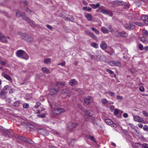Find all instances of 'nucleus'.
<instances>
[{
    "label": "nucleus",
    "instance_id": "f257e3e1",
    "mask_svg": "<svg viewBox=\"0 0 148 148\" xmlns=\"http://www.w3.org/2000/svg\"><path fill=\"white\" fill-rule=\"evenodd\" d=\"M16 16L18 17L21 16L23 19L29 23L32 26H34V23L26 15H25V13L21 12H19L16 13Z\"/></svg>",
    "mask_w": 148,
    "mask_h": 148
},
{
    "label": "nucleus",
    "instance_id": "f03ea898",
    "mask_svg": "<svg viewBox=\"0 0 148 148\" xmlns=\"http://www.w3.org/2000/svg\"><path fill=\"white\" fill-rule=\"evenodd\" d=\"M21 37L22 39L29 42H32L34 40V38L32 37L25 33L21 35Z\"/></svg>",
    "mask_w": 148,
    "mask_h": 148
},
{
    "label": "nucleus",
    "instance_id": "7ed1b4c3",
    "mask_svg": "<svg viewBox=\"0 0 148 148\" xmlns=\"http://www.w3.org/2000/svg\"><path fill=\"white\" fill-rule=\"evenodd\" d=\"M84 111L85 112L84 117L85 121H89L90 117L93 115L92 112L91 110H84Z\"/></svg>",
    "mask_w": 148,
    "mask_h": 148
},
{
    "label": "nucleus",
    "instance_id": "20e7f679",
    "mask_svg": "<svg viewBox=\"0 0 148 148\" xmlns=\"http://www.w3.org/2000/svg\"><path fill=\"white\" fill-rule=\"evenodd\" d=\"M64 111V110L62 108L55 109L52 110V113L54 115H56Z\"/></svg>",
    "mask_w": 148,
    "mask_h": 148
},
{
    "label": "nucleus",
    "instance_id": "39448f33",
    "mask_svg": "<svg viewBox=\"0 0 148 148\" xmlns=\"http://www.w3.org/2000/svg\"><path fill=\"white\" fill-rule=\"evenodd\" d=\"M109 64L112 66H121V63L118 61H111L109 62Z\"/></svg>",
    "mask_w": 148,
    "mask_h": 148
},
{
    "label": "nucleus",
    "instance_id": "423d86ee",
    "mask_svg": "<svg viewBox=\"0 0 148 148\" xmlns=\"http://www.w3.org/2000/svg\"><path fill=\"white\" fill-rule=\"evenodd\" d=\"M124 27L126 29L130 30H133L135 28V25L131 23L125 25Z\"/></svg>",
    "mask_w": 148,
    "mask_h": 148
},
{
    "label": "nucleus",
    "instance_id": "0eeeda50",
    "mask_svg": "<svg viewBox=\"0 0 148 148\" xmlns=\"http://www.w3.org/2000/svg\"><path fill=\"white\" fill-rule=\"evenodd\" d=\"M78 125L77 123L71 122L69 123L68 127L69 130L73 129L75 128Z\"/></svg>",
    "mask_w": 148,
    "mask_h": 148
},
{
    "label": "nucleus",
    "instance_id": "6e6552de",
    "mask_svg": "<svg viewBox=\"0 0 148 148\" xmlns=\"http://www.w3.org/2000/svg\"><path fill=\"white\" fill-rule=\"evenodd\" d=\"M92 99V97L91 96H89L88 97H85L84 98V105L86 106L88 105L90 103V101Z\"/></svg>",
    "mask_w": 148,
    "mask_h": 148
},
{
    "label": "nucleus",
    "instance_id": "1a4fd4ad",
    "mask_svg": "<svg viewBox=\"0 0 148 148\" xmlns=\"http://www.w3.org/2000/svg\"><path fill=\"white\" fill-rule=\"evenodd\" d=\"M134 120L140 123H143L144 121L143 119L140 117L138 116H133Z\"/></svg>",
    "mask_w": 148,
    "mask_h": 148
},
{
    "label": "nucleus",
    "instance_id": "9d476101",
    "mask_svg": "<svg viewBox=\"0 0 148 148\" xmlns=\"http://www.w3.org/2000/svg\"><path fill=\"white\" fill-rule=\"evenodd\" d=\"M141 19L143 23L146 24H148V16L144 15L141 18Z\"/></svg>",
    "mask_w": 148,
    "mask_h": 148
},
{
    "label": "nucleus",
    "instance_id": "9b49d317",
    "mask_svg": "<svg viewBox=\"0 0 148 148\" xmlns=\"http://www.w3.org/2000/svg\"><path fill=\"white\" fill-rule=\"evenodd\" d=\"M62 93L63 94H67V95H66V97H70L71 94L70 91L67 89H64L62 91Z\"/></svg>",
    "mask_w": 148,
    "mask_h": 148
},
{
    "label": "nucleus",
    "instance_id": "f8f14e48",
    "mask_svg": "<svg viewBox=\"0 0 148 148\" xmlns=\"http://www.w3.org/2000/svg\"><path fill=\"white\" fill-rule=\"evenodd\" d=\"M7 38L2 33H0V41L2 42H6Z\"/></svg>",
    "mask_w": 148,
    "mask_h": 148
},
{
    "label": "nucleus",
    "instance_id": "ddd939ff",
    "mask_svg": "<svg viewBox=\"0 0 148 148\" xmlns=\"http://www.w3.org/2000/svg\"><path fill=\"white\" fill-rule=\"evenodd\" d=\"M85 32L88 35L92 37L93 39L95 40L97 39L96 37L94 34L88 31H86Z\"/></svg>",
    "mask_w": 148,
    "mask_h": 148
},
{
    "label": "nucleus",
    "instance_id": "4468645a",
    "mask_svg": "<svg viewBox=\"0 0 148 148\" xmlns=\"http://www.w3.org/2000/svg\"><path fill=\"white\" fill-rule=\"evenodd\" d=\"M24 51L22 50L18 51L16 53L17 56L20 58H21Z\"/></svg>",
    "mask_w": 148,
    "mask_h": 148
},
{
    "label": "nucleus",
    "instance_id": "2eb2a0df",
    "mask_svg": "<svg viewBox=\"0 0 148 148\" xmlns=\"http://www.w3.org/2000/svg\"><path fill=\"white\" fill-rule=\"evenodd\" d=\"M100 47L102 49L105 50L107 47V45L104 42L102 41L100 45Z\"/></svg>",
    "mask_w": 148,
    "mask_h": 148
},
{
    "label": "nucleus",
    "instance_id": "dca6fc26",
    "mask_svg": "<svg viewBox=\"0 0 148 148\" xmlns=\"http://www.w3.org/2000/svg\"><path fill=\"white\" fill-rule=\"evenodd\" d=\"M2 75L4 78H5L7 80L10 81L12 80L11 77L5 73H2Z\"/></svg>",
    "mask_w": 148,
    "mask_h": 148
},
{
    "label": "nucleus",
    "instance_id": "f3484780",
    "mask_svg": "<svg viewBox=\"0 0 148 148\" xmlns=\"http://www.w3.org/2000/svg\"><path fill=\"white\" fill-rule=\"evenodd\" d=\"M90 119L92 121L91 122H92L96 126L98 125V124L97 123H96V121L95 119V117L93 116V115L90 116Z\"/></svg>",
    "mask_w": 148,
    "mask_h": 148
},
{
    "label": "nucleus",
    "instance_id": "a211bd4d",
    "mask_svg": "<svg viewBox=\"0 0 148 148\" xmlns=\"http://www.w3.org/2000/svg\"><path fill=\"white\" fill-rule=\"evenodd\" d=\"M38 132L39 134L42 135H45L46 133V131L43 129L40 128L38 130Z\"/></svg>",
    "mask_w": 148,
    "mask_h": 148
},
{
    "label": "nucleus",
    "instance_id": "6ab92c4d",
    "mask_svg": "<svg viewBox=\"0 0 148 148\" xmlns=\"http://www.w3.org/2000/svg\"><path fill=\"white\" fill-rule=\"evenodd\" d=\"M29 56L24 51L21 58L25 60H27L29 59Z\"/></svg>",
    "mask_w": 148,
    "mask_h": 148
},
{
    "label": "nucleus",
    "instance_id": "aec40b11",
    "mask_svg": "<svg viewBox=\"0 0 148 148\" xmlns=\"http://www.w3.org/2000/svg\"><path fill=\"white\" fill-rule=\"evenodd\" d=\"M90 5L91 7L94 9L97 8L99 7L100 5V4L98 3H97L95 5L94 4H90Z\"/></svg>",
    "mask_w": 148,
    "mask_h": 148
},
{
    "label": "nucleus",
    "instance_id": "412c9836",
    "mask_svg": "<svg viewBox=\"0 0 148 148\" xmlns=\"http://www.w3.org/2000/svg\"><path fill=\"white\" fill-rule=\"evenodd\" d=\"M23 141L25 143L29 144H32V141L29 139H27L25 138H24V139L23 140Z\"/></svg>",
    "mask_w": 148,
    "mask_h": 148
},
{
    "label": "nucleus",
    "instance_id": "4be33fe9",
    "mask_svg": "<svg viewBox=\"0 0 148 148\" xmlns=\"http://www.w3.org/2000/svg\"><path fill=\"white\" fill-rule=\"evenodd\" d=\"M140 40L141 41L145 43H148V41L147 40V38L144 36L141 37Z\"/></svg>",
    "mask_w": 148,
    "mask_h": 148
},
{
    "label": "nucleus",
    "instance_id": "5701e85b",
    "mask_svg": "<svg viewBox=\"0 0 148 148\" xmlns=\"http://www.w3.org/2000/svg\"><path fill=\"white\" fill-rule=\"evenodd\" d=\"M105 121L106 123L108 125H111L113 123V122L110 119H106Z\"/></svg>",
    "mask_w": 148,
    "mask_h": 148
},
{
    "label": "nucleus",
    "instance_id": "b1692460",
    "mask_svg": "<svg viewBox=\"0 0 148 148\" xmlns=\"http://www.w3.org/2000/svg\"><path fill=\"white\" fill-rule=\"evenodd\" d=\"M102 32L104 33H108V29L104 27H102L101 28Z\"/></svg>",
    "mask_w": 148,
    "mask_h": 148
},
{
    "label": "nucleus",
    "instance_id": "393cba45",
    "mask_svg": "<svg viewBox=\"0 0 148 148\" xmlns=\"http://www.w3.org/2000/svg\"><path fill=\"white\" fill-rule=\"evenodd\" d=\"M101 12L103 14H105L107 15L109 14V12L105 9H102L101 10Z\"/></svg>",
    "mask_w": 148,
    "mask_h": 148
},
{
    "label": "nucleus",
    "instance_id": "a878e982",
    "mask_svg": "<svg viewBox=\"0 0 148 148\" xmlns=\"http://www.w3.org/2000/svg\"><path fill=\"white\" fill-rule=\"evenodd\" d=\"M76 84V82L74 79H71L70 82V84L72 86H73Z\"/></svg>",
    "mask_w": 148,
    "mask_h": 148
},
{
    "label": "nucleus",
    "instance_id": "bb28decb",
    "mask_svg": "<svg viewBox=\"0 0 148 148\" xmlns=\"http://www.w3.org/2000/svg\"><path fill=\"white\" fill-rule=\"evenodd\" d=\"M86 18L88 20L91 21L92 19V15L89 14H87L86 16Z\"/></svg>",
    "mask_w": 148,
    "mask_h": 148
},
{
    "label": "nucleus",
    "instance_id": "cd10ccee",
    "mask_svg": "<svg viewBox=\"0 0 148 148\" xmlns=\"http://www.w3.org/2000/svg\"><path fill=\"white\" fill-rule=\"evenodd\" d=\"M114 35L115 36L117 37H121V32H119L118 31L115 32Z\"/></svg>",
    "mask_w": 148,
    "mask_h": 148
},
{
    "label": "nucleus",
    "instance_id": "c85d7f7f",
    "mask_svg": "<svg viewBox=\"0 0 148 148\" xmlns=\"http://www.w3.org/2000/svg\"><path fill=\"white\" fill-rule=\"evenodd\" d=\"M42 70L43 71L44 73H48L49 72V69L46 67L42 68Z\"/></svg>",
    "mask_w": 148,
    "mask_h": 148
},
{
    "label": "nucleus",
    "instance_id": "c756f323",
    "mask_svg": "<svg viewBox=\"0 0 148 148\" xmlns=\"http://www.w3.org/2000/svg\"><path fill=\"white\" fill-rule=\"evenodd\" d=\"M50 91L52 93V94H56L58 92L57 90L54 88L51 89Z\"/></svg>",
    "mask_w": 148,
    "mask_h": 148
},
{
    "label": "nucleus",
    "instance_id": "7c9ffc66",
    "mask_svg": "<svg viewBox=\"0 0 148 148\" xmlns=\"http://www.w3.org/2000/svg\"><path fill=\"white\" fill-rule=\"evenodd\" d=\"M25 10L30 14H31L32 13H34V12L31 10L29 9L28 8H26L25 9Z\"/></svg>",
    "mask_w": 148,
    "mask_h": 148
},
{
    "label": "nucleus",
    "instance_id": "2f4dec72",
    "mask_svg": "<svg viewBox=\"0 0 148 148\" xmlns=\"http://www.w3.org/2000/svg\"><path fill=\"white\" fill-rule=\"evenodd\" d=\"M121 37H126L127 36V34L125 32H121Z\"/></svg>",
    "mask_w": 148,
    "mask_h": 148
},
{
    "label": "nucleus",
    "instance_id": "473e14b6",
    "mask_svg": "<svg viewBox=\"0 0 148 148\" xmlns=\"http://www.w3.org/2000/svg\"><path fill=\"white\" fill-rule=\"evenodd\" d=\"M91 46L95 48H97L98 47V45L95 42L92 43L91 44Z\"/></svg>",
    "mask_w": 148,
    "mask_h": 148
},
{
    "label": "nucleus",
    "instance_id": "72a5a7b5",
    "mask_svg": "<svg viewBox=\"0 0 148 148\" xmlns=\"http://www.w3.org/2000/svg\"><path fill=\"white\" fill-rule=\"evenodd\" d=\"M91 28L92 29V30L94 31L96 34H99V32L96 29L92 27H91Z\"/></svg>",
    "mask_w": 148,
    "mask_h": 148
},
{
    "label": "nucleus",
    "instance_id": "f704fd0d",
    "mask_svg": "<svg viewBox=\"0 0 148 148\" xmlns=\"http://www.w3.org/2000/svg\"><path fill=\"white\" fill-rule=\"evenodd\" d=\"M7 92L4 90H2L0 92V95L1 96H3L5 95Z\"/></svg>",
    "mask_w": 148,
    "mask_h": 148
},
{
    "label": "nucleus",
    "instance_id": "c9c22d12",
    "mask_svg": "<svg viewBox=\"0 0 148 148\" xmlns=\"http://www.w3.org/2000/svg\"><path fill=\"white\" fill-rule=\"evenodd\" d=\"M20 103V102L19 101H16L14 104V106L16 107H18L19 106Z\"/></svg>",
    "mask_w": 148,
    "mask_h": 148
},
{
    "label": "nucleus",
    "instance_id": "e433bc0d",
    "mask_svg": "<svg viewBox=\"0 0 148 148\" xmlns=\"http://www.w3.org/2000/svg\"><path fill=\"white\" fill-rule=\"evenodd\" d=\"M69 21L73 22L74 21V18L73 16H69Z\"/></svg>",
    "mask_w": 148,
    "mask_h": 148
},
{
    "label": "nucleus",
    "instance_id": "4c0bfd02",
    "mask_svg": "<svg viewBox=\"0 0 148 148\" xmlns=\"http://www.w3.org/2000/svg\"><path fill=\"white\" fill-rule=\"evenodd\" d=\"M3 129H2V130L4 131L3 132H9V133H11L12 132L11 130L9 129H3V128H2Z\"/></svg>",
    "mask_w": 148,
    "mask_h": 148
},
{
    "label": "nucleus",
    "instance_id": "58836bf2",
    "mask_svg": "<svg viewBox=\"0 0 148 148\" xmlns=\"http://www.w3.org/2000/svg\"><path fill=\"white\" fill-rule=\"evenodd\" d=\"M51 59L49 58H45L44 60V62L46 64H48L50 61Z\"/></svg>",
    "mask_w": 148,
    "mask_h": 148
},
{
    "label": "nucleus",
    "instance_id": "ea45409f",
    "mask_svg": "<svg viewBox=\"0 0 148 148\" xmlns=\"http://www.w3.org/2000/svg\"><path fill=\"white\" fill-rule=\"evenodd\" d=\"M134 23L135 24H136L137 25H138L139 26L142 27V26H144V24H143V23H140L135 22V23Z\"/></svg>",
    "mask_w": 148,
    "mask_h": 148
},
{
    "label": "nucleus",
    "instance_id": "a19ab883",
    "mask_svg": "<svg viewBox=\"0 0 148 148\" xmlns=\"http://www.w3.org/2000/svg\"><path fill=\"white\" fill-rule=\"evenodd\" d=\"M119 0H116L113 1V3L114 5L117 6L119 5Z\"/></svg>",
    "mask_w": 148,
    "mask_h": 148
},
{
    "label": "nucleus",
    "instance_id": "79ce46f5",
    "mask_svg": "<svg viewBox=\"0 0 148 148\" xmlns=\"http://www.w3.org/2000/svg\"><path fill=\"white\" fill-rule=\"evenodd\" d=\"M119 5H123L125 4V2H123L122 1L119 0Z\"/></svg>",
    "mask_w": 148,
    "mask_h": 148
},
{
    "label": "nucleus",
    "instance_id": "37998d69",
    "mask_svg": "<svg viewBox=\"0 0 148 148\" xmlns=\"http://www.w3.org/2000/svg\"><path fill=\"white\" fill-rule=\"evenodd\" d=\"M21 123L23 125H24V124H25L28 126H29V125H30V124L27 122H21Z\"/></svg>",
    "mask_w": 148,
    "mask_h": 148
},
{
    "label": "nucleus",
    "instance_id": "c03bdc74",
    "mask_svg": "<svg viewBox=\"0 0 148 148\" xmlns=\"http://www.w3.org/2000/svg\"><path fill=\"white\" fill-rule=\"evenodd\" d=\"M3 135L5 136L6 137H10V134L5 132H3Z\"/></svg>",
    "mask_w": 148,
    "mask_h": 148
},
{
    "label": "nucleus",
    "instance_id": "a18cd8bd",
    "mask_svg": "<svg viewBox=\"0 0 148 148\" xmlns=\"http://www.w3.org/2000/svg\"><path fill=\"white\" fill-rule=\"evenodd\" d=\"M143 34L145 36H147L148 34V32L146 30L144 29L143 31Z\"/></svg>",
    "mask_w": 148,
    "mask_h": 148
},
{
    "label": "nucleus",
    "instance_id": "49530a36",
    "mask_svg": "<svg viewBox=\"0 0 148 148\" xmlns=\"http://www.w3.org/2000/svg\"><path fill=\"white\" fill-rule=\"evenodd\" d=\"M143 146V148H148V144L144 143L143 144H141Z\"/></svg>",
    "mask_w": 148,
    "mask_h": 148
},
{
    "label": "nucleus",
    "instance_id": "de8ad7c7",
    "mask_svg": "<svg viewBox=\"0 0 148 148\" xmlns=\"http://www.w3.org/2000/svg\"><path fill=\"white\" fill-rule=\"evenodd\" d=\"M108 94L111 96H114L115 94L114 92L111 91H109L108 92Z\"/></svg>",
    "mask_w": 148,
    "mask_h": 148
},
{
    "label": "nucleus",
    "instance_id": "09e8293b",
    "mask_svg": "<svg viewBox=\"0 0 148 148\" xmlns=\"http://www.w3.org/2000/svg\"><path fill=\"white\" fill-rule=\"evenodd\" d=\"M143 114L146 117L148 116V113L145 111H143Z\"/></svg>",
    "mask_w": 148,
    "mask_h": 148
},
{
    "label": "nucleus",
    "instance_id": "8fccbe9b",
    "mask_svg": "<svg viewBox=\"0 0 148 148\" xmlns=\"http://www.w3.org/2000/svg\"><path fill=\"white\" fill-rule=\"evenodd\" d=\"M57 84V85H60L63 86L65 85V83L62 82H58Z\"/></svg>",
    "mask_w": 148,
    "mask_h": 148
},
{
    "label": "nucleus",
    "instance_id": "3c124183",
    "mask_svg": "<svg viewBox=\"0 0 148 148\" xmlns=\"http://www.w3.org/2000/svg\"><path fill=\"white\" fill-rule=\"evenodd\" d=\"M119 113V110L117 109H116L114 111V114L115 115H116L118 114Z\"/></svg>",
    "mask_w": 148,
    "mask_h": 148
},
{
    "label": "nucleus",
    "instance_id": "603ef678",
    "mask_svg": "<svg viewBox=\"0 0 148 148\" xmlns=\"http://www.w3.org/2000/svg\"><path fill=\"white\" fill-rule=\"evenodd\" d=\"M37 116L39 118H44L45 117V115L44 114H40L38 115Z\"/></svg>",
    "mask_w": 148,
    "mask_h": 148
},
{
    "label": "nucleus",
    "instance_id": "864d4df0",
    "mask_svg": "<svg viewBox=\"0 0 148 148\" xmlns=\"http://www.w3.org/2000/svg\"><path fill=\"white\" fill-rule=\"evenodd\" d=\"M107 101L105 99H103L102 100V103L104 104H106L107 103Z\"/></svg>",
    "mask_w": 148,
    "mask_h": 148
},
{
    "label": "nucleus",
    "instance_id": "5fc2aeb1",
    "mask_svg": "<svg viewBox=\"0 0 148 148\" xmlns=\"http://www.w3.org/2000/svg\"><path fill=\"white\" fill-rule=\"evenodd\" d=\"M89 138L91 140H92L94 142H96V140H95V138L93 136H91L89 137Z\"/></svg>",
    "mask_w": 148,
    "mask_h": 148
},
{
    "label": "nucleus",
    "instance_id": "6e6d98bb",
    "mask_svg": "<svg viewBox=\"0 0 148 148\" xmlns=\"http://www.w3.org/2000/svg\"><path fill=\"white\" fill-rule=\"evenodd\" d=\"M40 105H41V103H40V102L37 103L35 106V108H38L39 107V106H40Z\"/></svg>",
    "mask_w": 148,
    "mask_h": 148
},
{
    "label": "nucleus",
    "instance_id": "4d7b16f0",
    "mask_svg": "<svg viewBox=\"0 0 148 148\" xmlns=\"http://www.w3.org/2000/svg\"><path fill=\"white\" fill-rule=\"evenodd\" d=\"M96 56V58H97L98 61V60H100V61L102 60L101 59V56H99V55H98V56Z\"/></svg>",
    "mask_w": 148,
    "mask_h": 148
},
{
    "label": "nucleus",
    "instance_id": "13d9d810",
    "mask_svg": "<svg viewBox=\"0 0 148 148\" xmlns=\"http://www.w3.org/2000/svg\"><path fill=\"white\" fill-rule=\"evenodd\" d=\"M124 9H128L129 8V5L128 4H126V2L125 3V4H124Z\"/></svg>",
    "mask_w": 148,
    "mask_h": 148
},
{
    "label": "nucleus",
    "instance_id": "bf43d9fd",
    "mask_svg": "<svg viewBox=\"0 0 148 148\" xmlns=\"http://www.w3.org/2000/svg\"><path fill=\"white\" fill-rule=\"evenodd\" d=\"M90 57L92 59H93L95 60L98 61L97 58L95 57L94 55H91L90 56Z\"/></svg>",
    "mask_w": 148,
    "mask_h": 148
},
{
    "label": "nucleus",
    "instance_id": "052dcab7",
    "mask_svg": "<svg viewBox=\"0 0 148 148\" xmlns=\"http://www.w3.org/2000/svg\"><path fill=\"white\" fill-rule=\"evenodd\" d=\"M143 129L144 130L148 131V126L147 125H145L143 126Z\"/></svg>",
    "mask_w": 148,
    "mask_h": 148
},
{
    "label": "nucleus",
    "instance_id": "680f3d73",
    "mask_svg": "<svg viewBox=\"0 0 148 148\" xmlns=\"http://www.w3.org/2000/svg\"><path fill=\"white\" fill-rule=\"evenodd\" d=\"M139 48L140 50H142L143 49V46L141 44L138 45Z\"/></svg>",
    "mask_w": 148,
    "mask_h": 148
},
{
    "label": "nucleus",
    "instance_id": "e2e57ef3",
    "mask_svg": "<svg viewBox=\"0 0 148 148\" xmlns=\"http://www.w3.org/2000/svg\"><path fill=\"white\" fill-rule=\"evenodd\" d=\"M29 105L27 103H25L24 104L23 106V108H27L29 107Z\"/></svg>",
    "mask_w": 148,
    "mask_h": 148
},
{
    "label": "nucleus",
    "instance_id": "0e129e2a",
    "mask_svg": "<svg viewBox=\"0 0 148 148\" xmlns=\"http://www.w3.org/2000/svg\"><path fill=\"white\" fill-rule=\"evenodd\" d=\"M139 90L142 92H143L144 91V88L143 87L140 86L139 88Z\"/></svg>",
    "mask_w": 148,
    "mask_h": 148
},
{
    "label": "nucleus",
    "instance_id": "69168bd1",
    "mask_svg": "<svg viewBox=\"0 0 148 148\" xmlns=\"http://www.w3.org/2000/svg\"><path fill=\"white\" fill-rule=\"evenodd\" d=\"M17 138L20 139V140H23L24 139V138L22 136H17Z\"/></svg>",
    "mask_w": 148,
    "mask_h": 148
},
{
    "label": "nucleus",
    "instance_id": "338daca9",
    "mask_svg": "<svg viewBox=\"0 0 148 148\" xmlns=\"http://www.w3.org/2000/svg\"><path fill=\"white\" fill-rule=\"evenodd\" d=\"M117 99H119L120 100H121L123 99L122 97H121L120 96L117 95Z\"/></svg>",
    "mask_w": 148,
    "mask_h": 148
},
{
    "label": "nucleus",
    "instance_id": "774afa93",
    "mask_svg": "<svg viewBox=\"0 0 148 148\" xmlns=\"http://www.w3.org/2000/svg\"><path fill=\"white\" fill-rule=\"evenodd\" d=\"M47 27L50 30H52L53 27L52 26H51L50 25H46Z\"/></svg>",
    "mask_w": 148,
    "mask_h": 148
}]
</instances>
